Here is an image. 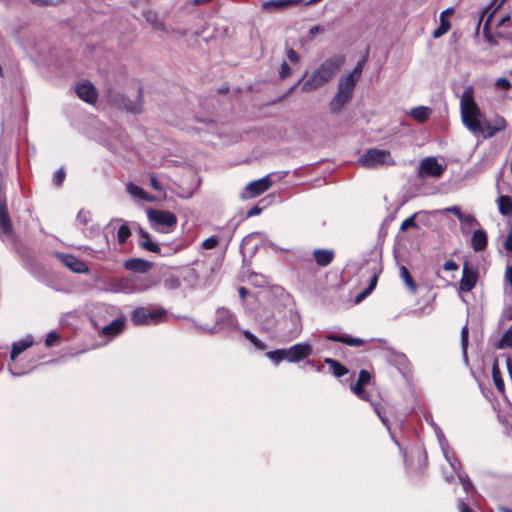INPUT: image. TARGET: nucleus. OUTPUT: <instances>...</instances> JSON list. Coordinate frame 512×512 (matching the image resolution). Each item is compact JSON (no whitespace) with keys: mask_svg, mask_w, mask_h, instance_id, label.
Returning a JSON list of instances; mask_svg holds the SVG:
<instances>
[{"mask_svg":"<svg viewBox=\"0 0 512 512\" xmlns=\"http://www.w3.org/2000/svg\"><path fill=\"white\" fill-rule=\"evenodd\" d=\"M345 62L342 55H334L326 59L301 85L303 92H311L328 83L340 70Z\"/></svg>","mask_w":512,"mask_h":512,"instance_id":"f257e3e1","label":"nucleus"},{"mask_svg":"<svg viewBox=\"0 0 512 512\" xmlns=\"http://www.w3.org/2000/svg\"><path fill=\"white\" fill-rule=\"evenodd\" d=\"M460 112L463 125L474 135L483 130L482 112L473 96V88L466 87L460 97Z\"/></svg>","mask_w":512,"mask_h":512,"instance_id":"f03ea898","label":"nucleus"},{"mask_svg":"<svg viewBox=\"0 0 512 512\" xmlns=\"http://www.w3.org/2000/svg\"><path fill=\"white\" fill-rule=\"evenodd\" d=\"M358 164L365 168L388 167L395 165L390 151L370 148L358 159Z\"/></svg>","mask_w":512,"mask_h":512,"instance_id":"7ed1b4c3","label":"nucleus"},{"mask_svg":"<svg viewBox=\"0 0 512 512\" xmlns=\"http://www.w3.org/2000/svg\"><path fill=\"white\" fill-rule=\"evenodd\" d=\"M166 311L161 308L138 307L131 313V321L134 325H154L163 321Z\"/></svg>","mask_w":512,"mask_h":512,"instance_id":"20e7f679","label":"nucleus"},{"mask_svg":"<svg viewBox=\"0 0 512 512\" xmlns=\"http://www.w3.org/2000/svg\"><path fill=\"white\" fill-rule=\"evenodd\" d=\"M154 282L148 278L130 276L122 278L116 284V291L123 293H139L148 290Z\"/></svg>","mask_w":512,"mask_h":512,"instance_id":"39448f33","label":"nucleus"},{"mask_svg":"<svg viewBox=\"0 0 512 512\" xmlns=\"http://www.w3.org/2000/svg\"><path fill=\"white\" fill-rule=\"evenodd\" d=\"M238 329L239 327L235 316L225 308L217 310L214 327L204 328V330L211 334L219 331H234Z\"/></svg>","mask_w":512,"mask_h":512,"instance_id":"423d86ee","label":"nucleus"},{"mask_svg":"<svg viewBox=\"0 0 512 512\" xmlns=\"http://www.w3.org/2000/svg\"><path fill=\"white\" fill-rule=\"evenodd\" d=\"M447 168L446 163L439 162L436 157H427L420 162L418 177L421 179L427 177L440 178Z\"/></svg>","mask_w":512,"mask_h":512,"instance_id":"0eeeda50","label":"nucleus"},{"mask_svg":"<svg viewBox=\"0 0 512 512\" xmlns=\"http://www.w3.org/2000/svg\"><path fill=\"white\" fill-rule=\"evenodd\" d=\"M441 447L444 454L445 459L450 464L452 470L457 474L459 481L461 482L463 489L466 493H469L470 491L474 490L473 484L470 481L467 474L462 472L460 470V463L459 461L454 457L453 453L448 449V447L444 446L442 442Z\"/></svg>","mask_w":512,"mask_h":512,"instance_id":"6e6552de","label":"nucleus"},{"mask_svg":"<svg viewBox=\"0 0 512 512\" xmlns=\"http://www.w3.org/2000/svg\"><path fill=\"white\" fill-rule=\"evenodd\" d=\"M285 350L287 361L290 363L300 362L309 357L313 352L312 345L307 342L297 343L289 348H285Z\"/></svg>","mask_w":512,"mask_h":512,"instance_id":"1a4fd4ad","label":"nucleus"},{"mask_svg":"<svg viewBox=\"0 0 512 512\" xmlns=\"http://www.w3.org/2000/svg\"><path fill=\"white\" fill-rule=\"evenodd\" d=\"M148 218L151 222L163 228H172L177 224V217L169 211L150 209L148 210Z\"/></svg>","mask_w":512,"mask_h":512,"instance_id":"9d476101","label":"nucleus"},{"mask_svg":"<svg viewBox=\"0 0 512 512\" xmlns=\"http://www.w3.org/2000/svg\"><path fill=\"white\" fill-rule=\"evenodd\" d=\"M272 186V180L270 175H266L260 179L251 181L245 187V195L244 198L249 197L253 198L261 195L266 192Z\"/></svg>","mask_w":512,"mask_h":512,"instance_id":"9b49d317","label":"nucleus"},{"mask_svg":"<svg viewBox=\"0 0 512 512\" xmlns=\"http://www.w3.org/2000/svg\"><path fill=\"white\" fill-rule=\"evenodd\" d=\"M75 92L77 94V96L87 102V103H93L96 101L97 99V91H96V88L95 86L89 82V81H84V82H81L79 83L76 87H75Z\"/></svg>","mask_w":512,"mask_h":512,"instance_id":"f8f14e48","label":"nucleus"},{"mask_svg":"<svg viewBox=\"0 0 512 512\" xmlns=\"http://www.w3.org/2000/svg\"><path fill=\"white\" fill-rule=\"evenodd\" d=\"M477 283V273L465 263L462 272V278L459 282L461 292H470Z\"/></svg>","mask_w":512,"mask_h":512,"instance_id":"ddd939ff","label":"nucleus"},{"mask_svg":"<svg viewBox=\"0 0 512 512\" xmlns=\"http://www.w3.org/2000/svg\"><path fill=\"white\" fill-rule=\"evenodd\" d=\"M371 380V374L367 370H361L355 384L351 385L354 394L362 400H367L368 395L364 390V386Z\"/></svg>","mask_w":512,"mask_h":512,"instance_id":"4468645a","label":"nucleus"},{"mask_svg":"<svg viewBox=\"0 0 512 512\" xmlns=\"http://www.w3.org/2000/svg\"><path fill=\"white\" fill-rule=\"evenodd\" d=\"M496 34L498 37L509 41L512 46V18L510 16H504L498 21Z\"/></svg>","mask_w":512,"mask_h":512,"instance_id":"2eb2a0df","label":"nucleus"},{"mask_svg":"<svg viewBox=\"0 0 512 512\" xmlns=\"http://www.w3.org/2000/svg\"><path fill=\"white\" fill-rule=\"evenodd\" d=\"M153 266V263L141 258L128 259L124 263V268L137 273H146Z\"/></svg>","mask_w":512,"mask_h":512,"instance_id":"dca6fc26","label":"nucleus"},{"mask_svg":"<svg viewBox=\"0 0 512 512\" xmlns=\"http://www.w3.org/2000/svg\"><path fill=\"white\" fill-rule=\"evenodd\" d=\"M302 0H269L262 4V10L268 12L282 11L289 6L301 3Z\"/></svg>","mask_w":512,"mask_h":512,"instance_id":"f3484780","label":"nucleus"},{"mask_svg":"<svg viewBox=\"0 0 512 512\" xmlns=\"http://www.w3.org/2000/svg\"><path fill=\"white\" fill-rule=\"evenodd\" d=\"M356 84L357 82L352 77L343 75L339 79L337 92L351 100Z\"/></svg>","mask_w":512,"mask_h":512,"instance_id":"a211bd4d","label":"nucleus"},{"mask_svg":"<svg viewBox=\"0 0 512 512\" xmlns=\"http://www.w3.org/2000/svg\"><path fill=\"white\" fill-rule=\"evenodd\" d=\"M61 259L64 265L67 266L73 272L85 273L88 271V267L86 266V264L73 255H63Z\"/></svg>","mask_w":512,"mask_h":512,"instance_id":"6ab92c4d","label":"nucleus"},{"mask_svg":"<svg viewBox=\"0 0 512 512\" xmlns=\"http://www.w3.org/2000/svg\"><path fill=\"white\" fill-rule=\"evenodd\" d=\"M326 339L333 342H340L348 346L359 347L364 344V340L361 338L352 337L350 335H337L329 333L326 335Z\"/></svg>","mask_w":512,"mask_h":512,"instance_id":"aec40b11","label":"nucleus"},{"mask_svg":"<svg viewBox=\"0 0 512 512\" xmlns=\"http://www.w3.org/2000/svg\"><path fill=\"white\" fill-rule=\"evenodd\" d=\"M506 128V121L503 118H499L493 125L483 122V130L480 134H483L485 138H491L498 132L503 131Z\"/></svg>","mask_w":512,"mask_h":512,"instance_id":"412c9836","label":"nucleus"},{"mask_svg":"<svg viewBox=\"0 0 512 512\" xmlns=\"http://www.w3.org/2000/svg\"><path fill=\"white\" fill-rule=\"evenodd\" d=\"M33 343V337L30 335L17 342H14L10 353V359L15 360L21 353L30 348Z\"/></svg>","mask_w":512,"mask_h":512,"instance_id":"4be33fe9","label":"nucleus"},{"mask_svg":"<svg viewBox=\"0 0 512 512\" xmlns=\"http://www.w3.org/2000/svg\"><path fill=\"white\" fill-rule=\"evenodd\" d=\"M453 12H454L453 8H447L440 14V26L437 29H435L432 33V36L434 38H440L441 36H443L450 30L451 25H450L449 21L447 20L446 16L452 15Z\"/></svg>","mask_w":512,"mask_h":512,"instance_id":"5701e85b","label":"nucleus"},{"mask_svg":"<svg viewBox=\"0 0 512 512\" xmlns=\"http://www.w3.org/2000/svg\"><path fill=\"white\" fill-rule=\"evenodd\" d=\"M125 325V318H117L102 329V334L108 337H115L120 334Z\"/></svg>","mask_w":512,"mask_h":512,"instance_id":"b1692460","label":"nucleus"},{"mask_svg":"<svg viewBox=\"0 0 512 512\" xmlns=\"http://www.w3.org/2000/svg\"><path fill=\"white\" fill-rule=\"evenodd\" d=\"M138 233H139V236H140V240H139V246L149 252H153V253H159L160 252V248L159 246L154 243L151 238H150V235L148 232H146L145 230H143L142 228H139L138 230Z\"/></svg>","mask_w":512,"mask_h":512,"instance_id":"393cba45","label":"nucleus"},{"mask_svg":"<svg viewBox=\"0 0 512 512\" xmlns=\"http://www.w3.org/2000/svg\"><path fill=\"white\" fill-rule=\"evenodd\" d=\"M313 255L316 263L321 267L329 265L334 258V252L330 249H316Z\"/></svg>","mask_w":512,"mask_h":512,"instance_id":"a878e982","label":"nucleus"},{"mask_svg":"<svg viewBox=\"0 0 512 512\" xmlns=\"http://www.w3.org/2000/svg\"><path fill=\"white\" fill-rule=\"evenodd\" d=\"M471 246L475 251H483L487 246V234L484 230H476L471 238Z\"/></svg>","mask_w":512,"mask_h":512,"instance_id":"bb28decb","label":"nucleus"},{"mask_svg":"<svg viewBox=\"0 0 512 512\" xmlns=\"http://www.w3.org/2000/svg\"><path fill=\"white\" fill-rule=\"evenodd\" d=\"M12 224L5 205H0V235L11 232Z\"/></svg>","mask_w":512,"mask_h":512,"instance_id":"cd10ccee","label":"nucleus"},{"mask_svg":"<svg viewBox=\"0 0 512 512\" xmlns=\"http://www.w3.org/2000/svg\"><path fill=\"white\" fill-rule=\"evenodd\" d=\"M350 101L347 97L344 95H341L340 93H336L334 97L331 99L329 103V109L331 113L337 114L339 113L345 104H347Z\"/></svg>","mask_w":512,"mask_h":512,"instance_id":"c85d7f7f","label":"nucleus"},{"mask_svg":"<svg viewBox=\"0 0 512 512\" xmlns=\"http://www.w3.org/2000/svg\"><path fill=\"white\" fill-rule=\"evenodd\" d=\"M143 17L145 20L152 26V28L156 31H164L165 25L162 21L158 19V15L156 12L152 10L145 11L143 13Z\"/></svg>","mask_w":512,"mask_h":512,"instance_id":"c756f323","label":"nucleus"},{"mask_svg":"<svg viewBox=\"0 0 512 512\" xmlns=\"http://www.w3.org/2000/svg\"><path fill=\"white\" fill-rule=\"evenodd\" d=\"M324 363L329 365L331 372L337 378L342 377L348 373V369L337 360L332 358H325Z\"/></svg>","mask_w":512,"mask_h":512,"instance_id":"7c9ffc66","label":"nucleus"},{"mask_svg":"<svg viewBox=\"0 0 512 512\" xmlns=\"http://www.w3.org/2000/svg\"><path fill=\"white\" fill-rule=\"evenodd\" d=\"M411 116L420 123L426 122L431 114V111L428 107L418 106L411 109Z\"/></svg>","mask_w":512,"mask_h":512,"instance_id":"2f4dec72","label":"nucleus"},{"mask_svg":"<svg viewBox=\"0 0 512 512\" xmlns=\"http://www.w3.org/2000/svg\"><path fill=\"white\" fill-rule=\"evenodd\" d=\"M499 212L502 215H511L512 214V197L501 195L497 199Z\"/></svg>","mask_w":512,"mask_h":512,"instance_id":"473e14b6","label":"nucleus"},{"mask_svg":"<svg viewBox=\"0 0 512 512\" xmlns=\"http://www.w3.org/2000/svg\"><path fill=\"white\" fill-rule=\"evenodd\" d=\"M400 277L403 280V282L405 283V285L408 287V289L412 293H415L417 290V286H416L413 278L411 277L409 270L405 266L400 267Z\"/></svg>","mask_w":512,"mask_h":512,"instance_id":"72a5a7b5","label":"nucleus"},{"mask_svg":"<svg viewBox=\"0 0 512 512\" xmlns=\"http://www.w3.org/2000/svg\"><path fill=\"white\" fill-rule=\"evenodd\" d=\"M127 191L136 198L146 200V201H152L153 198L149 196L141 187L134 185V184H128L127 185Z\"/></svg>","mask_w":512,"mask_h":512,"instance_id":"f704fd0d","label":"nucleus"},{"mask_svg":"<svg viewBox=\"0 0 512 512\" xmlns=\"http://www.w3.org/2000/svg\"><path fill=\"white\" fill-rule=\"evenodd\" d=\"M492 377H493V381H494V384H495V387L497 388V390L499 392L503 393L504 389H505V385L501 378V373L498 368L497 361L494 362L493 367H492Z\"/></svg>","mask_w":512,"mask_h":512,"instance_id":"c9c22d12","label":"nucleus"},{"mask_svg":"<svg viewBox=\"0 0 512 512\" xmlns=\"http://www.w3.org/2000/svg\"><path fill=\"white\" fill-rule=\"evenodd\" d=\"M266 356L276 365L279 364L283 360L287 361L285 348L277 349L274 351H269L266 353Z\"/></svg>","mask_w":512,"mask_h":512,"instance_id":"e433bc0d","label":"nucleus"},{"mask_svg":"<svg viewBox=\"0 0 512 512\" xmlns=\"http://www.w3.org/2000/svg\"><path fill=\"white\" fill-rule=\"evenodd\" d=\"M243 335L244 337L249 340L253 346L258 349V350H265L267 345L261 341L260 339H258L253 333H251L249 330H244L243 331Z\"/></svg>","mask_w":512,"mask_h":512,"instance_id":"4c0bfd02","label":"nucleus"},{"mask_svg":"<svg viewBox=\"0 0 512 512\" xmlns=\"http://www.w3.org/2000/svg\"><path fill=\"white\" fill-rule=\"evenodd\" d=\"M468 336H469L468 326L465 325L461 330V348H462L463 358L466 362L468 361V356H467Z\"/></svg>","mask_w":512,"mask_h":512,"instance_id":"58836bf2","label":"nucleus"},{"mask_svg":"<svg viewBox=\"0 0 512 512\" xmlns=\"http://www.w3.org/2000/svg\"><path fill=\"white\" fill-rule=\"evenodd\" d=\"M497 347L499 349H504L507 347H512V329H508L504 332L501 339L498 342Z\"/></svg>","mask_w":512,"mask_h":512,"instance_id":"ea45409f","label":"nucleus"},{"mask_svg":"<svg viewBox=\"0 0 512 512\" xmlns=\"http://www.w3.org/2000/svg\"><path fill=\"white\" fill-rule=\"evenodd\" d=\"M130 235H131L130 228L126 224L121 225L117 232L118 242L120 244L125 243L126 240L130 237Z\"/></svg>","mask_w":512,"mask_h":512,"instance_id":"a19ab883","label":"nucleus"},{"mask_svg":"<svg viewBox=\"0 0 512 512\" xmlns=\"http://www.w3.org/2000/svg\"><path fill=\"white\" fill-rule=\"evenodd\" d=\"M364 64H365V59L360 60L357 63V65L354 67L353 71L348 74H345V76L352 77L355 80V82H358L360 75L362 73Z\"/></svg>","mask_w":512,"mask_h":512,"instance_id":"79ce46f5","label":"nucleus"},{"mask_svg":"<svg viewBox=\"0 0 512 512\" xmlns=\"http://www.w3.org/2000/svg\"><path fill=\"white\" fill-rule=\"evenodd\" d=\"M180 280L175 276L168 277L164 280V286L166 289L175 290L180 287Z\"/></svg>","mask_w":512,"mask_h":512,"instance_id":"37998d69","label":"nucleus"},{"mask_svg":"<svg viewBox=\"0 0 512 512\" xmlns=\"http://www.w3.org/2000/svg\"><path fill=\"white\" fill-rule=\"evenodd\" d=\"M459 221L466 225L467 227H474V226H479V223L478 221L476 220V218L471 215V214H463L462 215V218L459 219Z\"/></svg>","mask_w":512,"mask_h":512,"instance_id":"c03bdc74","label":"nucleus"},{"mask_svg":"<svg viewBox=\"0 0 512 512\" xmlns=\"http://www.w3.org/2000/svg\"><path fill=\"white\" fill-rule=\"evenodd\" d=\"M416 213L411 215L410 217L406 218L402 224H401V227H400V230L401 231H406L408 228L410 227H413V228H417V224L415 222V217H416Z\"/></svg>","mask_w":512,"mask_h":512,"instance_id":"a18cd8bd","label":"nucleus"},{"mask_svg":"<svg viewBox=\"0 0 512 512\" xmlns=\"http://www.w3.org/2000/svg\"><path fill=\"white\" fill-rule=\"evenodd\" d=\"M77 221L82 225H86L90 221V212L81 209L77 214Z\"/></svg>","mask_w":512,"mask_h":512,"instance_id":"49530a36","label":"nucleus"},{"mask_svg":"<svg viewBox=\"0 0 512 512\" xmlns=\"http://www.w3.org/2000/svg\"><path fill=\"white\" fill-rule=\"evenodd\" d=\"M218 244V239L214 236H211L207 239H205L202 243V247L204 249H213Z\"/></svg>","mask_w":512,"mask_h":512,"instance_id":"de8ad7c7","label":"nucleus"},{"mask_svg":"<svg viewBox=\"0 0 512 512\" xmlns=\"http://www.w3.org/2000/svg\"><path fill=\"white\" fill-rule=\"evenodd\" d=\"M373 409H374V412L378 415V417L380 418L381 422L387 427L389 428V425H388V420L387 418L384 416L383 412H382V409H381V406L379 404H373Z\"/></svg>","mask_w":512,"mask_h":512,"instance_id":"09e8293b","label":"nucleus"},{"mask_svg":"<svg viewBox=\"0 0 512 512\" xmlns=\"http://www.w3.org/2000/svg\"><path fill=\"white\" fill-rule=\"evenodd\" d=\"M291 74V68L286 62H283L280 66L279 75L281 79H285Z\"/></svg>","mask_w":512,"mask_h":512,"instance_id":"8fccbe9b","label":"nucleus"},{"mask_svg":"<svg viewBox=\"0 0 512 512\" xmlns=\"http://www.w3.org/2000/svg\"><path fill=\"white\" fill-rule=\"evenodd\" d=\"M65 179V172L63 169H58L54 175L53 181L55 185L61 186Z\"/></svg>","mask_w":512,"mask_h":512,"instance_id":"3c124183","label":"nucleus"},{"mask_svg":"<svg viewBox=\"0 0 512 512\" xmlns=\"http://www.w3.org/2000/svg\"><path fill=\"white\" fill-rule=\"evenodd\" d=\"M57 340H58V335L52 331L47 334L46 339H45V344H46V346L51 347L56 343Z\"/></svg>","mask_w":512,"mask_h":512,"instance_id":"603ef678","label":"nucleus"},{"mask_svg":"<svg viewBox=\"0 0 512 512\" xmlns=\"http://www.w3.org/2000/svg\"><path fill=\"white\" fill-rule=\"evenodd\" d=\"M444 211L454 214L458 218V220L460 218H462V215H463L461 208L459 206H451V207L446 208Z\"/></svg>","mask_w":512,"mask_h":512,"instance_id":"864d4df0","label":"nucleus"},{"mask_svg":"<svg viewBox=\"0 0 512 512\" xmlns=\"http://www.w3.org/2000/svg\"><path fill=\"white\" fill-rule=\"evenodd\" d=\"M286 55L287 58L293 63H297L300 59L298 53L292 48L287 50Z\"/></svg>","mask_w":512,"mask_h":512,"instance_id":"5fc2aeb1","label":"nucleus"},{"mask_svg":"<svg viewBox=\"0 0 512 512\" xmlns=\"http://www.w3.org/2000/svg\"><path fill=\"white\" fill-rule=\"evenodd\" d=\"M505 250L512 254V231H510L503 243Z\"/></svg>","mask_w":512,"mask_h":512,"instance_id":"6e6d98bb","label":"nucleus"},{"mask_svg":"<svg viewBox=\"0 0 512 512\" xmlns=\"http://www.w3.org/2000/svg\"><path fill=\"white\" fill-rule=\"evenodd\" d=\"M443 269L445 271H456L458 269V265L453 260H447L443 265Z\"/></svg>","mask_w":512,"mask_h":512,"instance_id":"4d7b16f0","label":"nucleus"},{"mask_svg":"<svg viewBox=\"0 0 512 512\" xmlns=\"http://www.w3.org/2000/svg\"><path fill=\"white\" fill-rule=\"evenodd\" d=\"M495 85L500 89H508L510 87V82L507 78H499L497 79Z\"/></svg>","mask_w":512,"mask_h":512,"instance_id":"13d9d810","label":"nucleus"},{"mask_svg":"<svg viewBox=\"0 0 512 512\" xmlns=\"http://www.w3.org/2000/svg\"><path fill=\"white\" fill-rule=\"evenodd\" d=\"M125 108H126V110H128L130 112L138 113V112L141 111V102H138V103L133 104V105L126 104Z\"/></svg>","mask_w":512,"mask_h":512,"instance_id":"bf43d9fd","label":"nucleus"},{"mask_svg":"<svg viewBox=\"0 0 512 512\" xmlns=\"http://www.w3.org/2000/svg\"><path fill=\"white\" fill-rule=\"evenodd\" d=\"M150 184L154 190H157V191L162 190V186H161L160 182L157 180V178L154 175L150 176Z\"/></svg>","mask_w":512,"mask_h":512,"instance_id":"052dcab7","label":"nucleus"},{"mask_svg":"<svg viewBox=\"0 0 512 512\" xmlns=\"http://www.w3.org/2000/svg\"><path fill=\"white\" fill-rule=\"evenodd\" d=\"M324 31H325V29L323 26L316 25V26H313L310 28L309 34H310V36L314 37L315 35L322 33Z\"/></svg>","mask_w":512,"mask_h":512,"instance_id":"680f3d73","label":"nucleus"},{"mask_svg":"<svg viewBox=\"0 0 512 512\" xmlns=\"http://www.w3.org/2000/svg\"><path fill=\"white\" fill-rule=\"evenodd\" d=\"M505 1H506V0H501V1H500V3H499V4L496 6V8L494 9V11L489 15V17L487 18V20H486V22H485V25H484V31H486V30H487V28H488V26L490 25V23H491V19H492V17H493L494 12H495L497 9H499Z\"/></svg>","mask_w":512,"mask_h":512,"instance_id":"e2e57ef3","label":"nucleus"},{"mask_svg":"<svg viewBox=\"0 0 512 512\" xmlns=\"http://www.w3.org/2000/svg\"><path fill=\"white\" fill-rule=\"evenodd\" d=\"M31 2L35 5H38V6H51L53 5V1L52 0H31Z\"/></svg>","mask_w":512,"mask_h":512,"instance_id":"0e129e2a","label":"nucleus"},{"mask_svg":"<svg viewBox=\"0 0 512 512\" xmlns=\"http://www.w3.org/2000/svg\"><path fill=\"white\" fill-rule=\"evenodd\" d=\"M505 279L512 286V265L506 268Z\"/></svg>","mask_w":512,"mask_h":512,"instance_id":"69168bd1","label":"nucleus"},{"mask_svg":"<svg viewBox=\"0 0 512 512\" xmlns=\"http://www.w3.org/2000/svg\"><path fill=\"white\" fill-rule=\"evenodd\" d=\"M261 213V208H259L258 206H254L252 207L248 212H247V216L248 217H253V216H256L258 214Z\"/></svg>","mask_w":512,"mask_h":512,"instance_id":"338daca9","label":"nucleus"},{"mask_svg":"<svg viewBox=\"0 0 512 512\" xmlns=\"http://www.w3.org/2000/svg\"><path fill=\"white\" fill-rule=\"evenodd\" d=\"M460 512H473L472 509L464 502H459Z\"/></svg>","mask_w":512,"mask_h":512,"instance_id":"774afa93","label":"nucleus"}]
</instances>
